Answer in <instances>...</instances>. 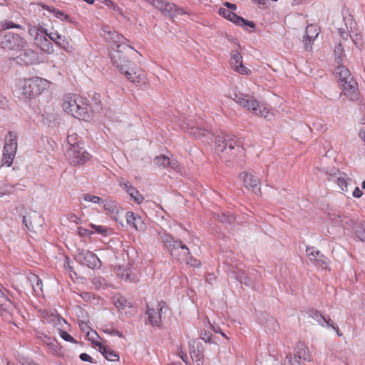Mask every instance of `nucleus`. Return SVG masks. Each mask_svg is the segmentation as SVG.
<instances>
[{
	"mask_svg": "<svg viewBox=\"0 0 365 365\" xmlns=\"http://www.w3.org/2000/svg\"><path fill=\"white\" fill-rule=\"evenodd\" d=\"M296 358L302 359L304 361H312V358L309 353L308 346L302 342H299L295 347V354L294 361L292 359V363L295 362V360L299 362Z\"/></svg>",
	"mask_w": 365,
	"mask_h": 365,
	"instance_id": "nucleus-21",
	"label": "nucleus"
},
{
	"mask_svg": "<svg viewBox=\"0 0 365 365\" xmlns=\"http://www.w3.org/2000/svg\"><path fill=\"white\" fill-rule=\"evenodd\" d=\"M28 280L30 282L33 290L36 294L42 292V282L36 274H30L28 277Z\"/></svg>",
	"mask_w": 365,
	"mask_h": 365,
	"instance_id": "nucleus-27",
	"label": "nucleus"
},
{
	"mask_svg": "<svg viewBox=\"0 0 365 365\" xmlns=\"http://www.w3.org/2000/svg\"><path fill=\"white\" fill-rule=\"evenodd\" d=\"M241 178L246 188L252 190L256 195L260 193V188L258 186L259 180L257 178L247 172L242 173Z\"/></svg>",
	"mask_w": 365,
	"mask_h": 365,
	"instance_id": "nucleus-19",
	"label": "nucleus"
},
{
	"mask_svg": "<svg viewBox=\"0 0 365 365\" xmlns=\"http://www.w3.org/2000/svg\"><path fill=\"white\" fill-rule=\"evenodd\" d=\"M160 238L170 253V255L179 261H184L189 255V249L180 240L174 238L166 232H159Z\"/></svg>",
	"mask_w": 365,
	"mask_h": 365,
	"instance_id": "nucleus-5",
	"label": "nucleus"
},
{
	"mask_svg": "<svg viewBox=\"0 0 365 365\" xmlns=\"http://www.w3.org/2000/svg\"><path fill=\"white\" fill-rule=\"evenodd\" d=\"M102 3L108 8H110L118 12L120 15H123V9L120 8L117 4H115L111 0H102Z\"/></svg>",
	"mask_w": 365,
	"mask_h": 365,
	"instance_id": "nucleus-40",
	"label": "nucleus"
},
{
	"mask_svg": "<svg viewBox=\"0 0 365 365\" xmlns=\"http://www.w3.org/2000/svg\"><path fill=\"white\" fill-rule=\"evenodd\" d=\"M92 284L96 289L103 288L106 284L105 280L101 277H94Z\"/></svg>",
	"mask_w": 365,
	"mask_h": 365,
	"instance_id": "nucleus-48",
	"label": "nucleus"
},
{
	"mask_svg": "<svg viewBox=\"0 0 365 365\" xmlns=\"http://www.w3.org/2000/svg\"><path fill=\"white\" fill-rule=\"evenodd\" d=\"M123 74L126 78L136 86L145 87L148 80L145 71L140 68H131L130 66L124 71Z\"/></svg>",
	"mask_w": 365,
	"mask_h": 365,
	"instance_id": "nucleus-11",
	"label": "nucleus"
},
{
	"mask_svg": "<svg viewBox=\"0 0 365 365\" xmlns=\"http://www.w3.org/2000/svg\"><path fill=\"white\" fill-rule=\"evenodd\" d=\"M59 335L63 339H64L66 341L73 344L77 343L76 340L72 336H71L68 333L63 330H59Z\"/></svg>",
	"mask_w": 365,
	"mask_h": 365,
	"instance_id": "nucleus-44",
	"label": "nucleus"
},
{
	"mask_svg": "<svg viewBox=\"0 0 365 365\" xmlns=\"http://www.w3.org/2000/svg\"><path fill=\"white\" fill-rule=\"evenodd\" d=\"M216 151L222 153L221 158L225 155H235L242 148L238 138L233 135L226 134L218 135L215 138Z\"/></svg>",
	"mask_w": 365,
	"mask_h": 365,
	"instance_id": "nucleus-6",
	"label": "nucleus"
},
{
	"mask_svg": "<svg viewBox=\"0 0 365 365\" xmlns=\"http://www.w3.org/2000/svg\"><path fill=\"white\" fill-rule=\"evenodd\" d=\"M5 38L8 41V43H9V45H6V46H8L11 49L14 48V46L11 44V40L14 41H17L21 40L19 35L15 34H12V33H8L5 36Z\"/></svg>",
	"mask_w": 365,
	"mask_h": 365,
	"instance_id": "nucleus-43",
	"label": "nucleus"
},
{
	"mask_svg": "<svg viewBox=\"0 0 365 365\" xmlns=\"http://www.w3.org/2000/svg\"><path fill=\"white\" fill-rule=\"evenodd\" d=\"M359 135H360L361 138L363 139L365 142V124L360 129Z\"/></svg>",
	"mask_w": 365,
	"mask_h": 365,
	"instance_id": "nucleus-63",
	"label": "nucleus"
},
{
	"mask_svg": "<svg viewBox=\"0 0 365 365\" xmlns=\"http://www.w3.org/2000/svg\"><path fill=\"white\" fill-rule=\"evenodd\" d=\"M76 259L81 264L91 269L98 268L101 266V261L96 255L88 250L79 252L76 256Z\"/></svg>",
	"mask_w": 365,
	"mask_h": 365,
	"instance_id": "nucleus-14",
	"label": "nucleus"
},
{
	"mask_svg": "<svg viewBox=\"0 0 365 365\" xmlns=\"http://www.w3.org/2000/svg\"><path fill=\"white\" fill-rule=\"evenodd\" d=\"M190 356L192 359H195L196 361H200L201 360V357L199 354L196 353V351H193L190 352Z\"/></svg>",
	"mask_w": 365,
	"mask_h": 365,
	"instance_id": "nucleus-62",
	"label": "nucleus"
},
{
	"mask_svg": "<svg viewBox=\"0 0 365 365\" xmlns=\"http://www.w3.org/2000/svg\"><path fill=\"white\" fill-rule=\"evenodd\" d=\"M106 39L112 43L113 52L111 54L113 63L115 65L121 73L125 71L130 66L128 58L123 54L124 52L130 51L128 47L123 42V36L119 35L115 31H111L108 27L103 29Z\"/></svg>",
	"mask_w": 365,
	"mask_h": 365,
	"instance_id": "nucleus-1",
	"label": "nucleus"
},
{
	"mask_svg": "<svg viewBox=\"0 0 365 365\" xmlns=\"http://www.w3.org/2000/svg\"><path fill=\"white\" fill-rule=\"evenodd\" d=\"M117 275L125 282H136L139 279L138 272L131 267H118L116 272Z\"/></svg>",
	"mask_w": 365,
	"mask_h": 365,
	"instance_id": "nucleus-18",
	"label": "nucleus"
},
{
	"mask_svg": "<svg viewBox=\"0 0 365 365\" xmlns=\"http://www.w3.org/2000/svg\"><path fill=\"white\" fill-rule=\"evenodd\" d=\"M87 334L89 338V340H91V342L93 344H95V346L98 347L99 351L107 360L110 361H115L118 360L119 356L115 352L114 350H113L110 347L103 344L101 342H100L94 339V336L96 337L98 336L96 331H91V332L88 331Z\"/></svg>",
	"mask_w": 365,
	"mask_h": 365,
	"instance_id": "nucleus-13",
	"label": "nucleus"
},
{
	"mask_svg": "<svg viewBox=\"0 0 365 365\" xmlns=\"http://www.w3.org/2000/svg\"><path fill=\"white\" fill-rule=\"evenodd\" d=\"M2 29L4 30L9 29H24L23 26L20 24H14L11 21H5L2 24Z\"/></svg>",
	"mask_w": 365,
	"mask_h": 365,
	"instance_id": "nucleus-47",
	"label": "nucleus"
},
{
	"mask_svg": "<svg viewBox=\"0 0 365 365\" xmlns=\"http://www.w3.org/2000/svg\"><path fill=\"white\" fill-rule=\"evenodd\" d=\"M64 112L79 120H87L89 118L88 105L86 98L73 94L64 96L62 102Z\"/></svg>",
	"mask_w": 365,
	"mask_h": 365,
	"instance_id": "nucleus-2",
	"label": "nucleus"
},
{
	"mask_svg": "<svg viewBox=\"0 0 365 365\" xmlns=\"http://www.w3.org/2000/svg\"><path fill=\"white\" fill-rule=\"evenodd\" d=\"M219 220L223 223H231L235 220L234 215L229 212H223L221 215H219Z\"/></svg>",
	"mask_w": 365,
	"mask_h": 365,
	"instance_id": "nucleus-42",
	"label": "nucleus"
},
{
	"mask_svg": "<svg viewBox=\"0 0 365 365\" xmlns=\"http://www.w3.org/2000/svg\"><path fill=\"white\" fill-rule=\"evenodd\" d=\"M164 309H166V305L163 302H158L155 305L147 306L146 313L148 319L152 326H160L162 322V314Z\"/></svg>",
	"mask_w": 365,
	"mask_h": 365,
	"instance_id": "nucleus-12",
	"label": "nucleus"
},
{
	"mask_svg": "<svg viewBox=\"0 0 365 365\" xmlns=\"http://www.w3.org/2000/svg\"><path fill=\"white\" fill-rule=\"evenodd\" d=\"M154 162L158 166H161L163 168H167L171 163V160L165 155H160V156L156 157L154 159Z\"/></svg>",
	"mask_w": 365,
	"mask_h": 365,
	"instance_id": "nucleus-34",
	"label": "nucleus"
},
{
	"mask_svg": "<svg viewBox=\"0 0 365 365\" xmlns=\"http://www.w3.org/2000/svg\"><path fill=\"white\" fill-rule=\"evenodd\" d=\"M14 185H6L4 187H2L3 191H4L5 195H10L14 193Z\"/></svg>",
	"mask_w": 365,
	"mask_h": 365,
	"instance_id": "nucleus-54",
	"label": "nucleus"
},
{
	"mask_svg": "<svg viewBox=\"0 0 365 365\" xmlns=\"http://www.w3.org/2000/svg\"><path fill=\"white\" fill-rule=\"evenodd\" d=\"M36 338L41 341L45 345H46L52 339L51 337L47 336L46 334L42 332H37Z\"/></svg>",
	"mask_w": 365,
	"mask_h": 365,
	"instance_id": "nucleus-50",
	"label": "nucleus"
},
{
	"mask_svg": "<svg viewBox=\"0 0 365 365\" xmlns=\"http://www.w3.org/2000/svg\"><path fill=\"white\" fill-rule=\"evenodd\" d=\"M6 98L0 93V108H4L6 106Z\"/></svg>",
	"mask_w": 365,
	"mask_h": 365,
	"instance_id": "nucleus-59",
	"label": "nucleus"
},
{
	"mask_svg": "<svg viewBox=\"0 0 365 365\" xmlns=\"http://www.w3.org/2000/svg\"><path fill=\"white\" fill-rule=\"evenodd\" d=\"M103 207L110 216L115 217L120 210V206L114 200L110 199H103Z\"/></svg>",
	"mask_w": 365,
	"mask_h": 365,
	"instance_id": "nucleus-23",
	"label": "nucleus"
},
{
	"mask_svg": "<svg viewBox=\"0 0 365 365\" xmlns=\"http://www.w3.org/2000/svg\"><path fill=\"white\" fill-rule=\"evenodd\" d=\"M147 2L152 4L156 9L160 10L163 14L168 15L171 17H175L177 15L186 14L187 12L184 11L182 9L177 8L173 4L166 2L164 0H145Z\"/></svg>",
	"mask_w": 365,
	"mask_h": 365,
	"instance_id": "nucleus-9",
	"label": "nucleus"
},
{
	"mask_svg": "<svg viewBox=\"0 0 365 365\" xmlns=\"http://www.w3.org/2000/svg\"><path fill=\"white\" fill-rule=\"evenodd\" d=\"M182 129L187 131L189 133L193 135L197 138H210L211 133L208 130H200L198 127H193L190 128V130H189V128L187 126H184L182 125Z\"/></svg>",
	"mask_w": 365,
	"mask_h": 365,
	"instance_id": "nucleus-26",
	"label": "nucleus"
},
{
	"mask_svg": "<svg viewBox=\"0 0 365 365\" xmlns=\"http://www.w3.org/2000/svg\"><path fill=\"white\" fill-rule=\"evenodd\" d=\"M232 98L240 106L256 115L262 116L269 120L272 118V113H270L262 103H259L257 100L247 95L234 93Z\"/></svg>",
	"mask_w": 365,
	"mask_h": 365,
	"instance_id": "nucleus-4",
	"label": "nucleus"
},
{
	"mask_svg": "<svg viewBox=\"0 0 365 365\" xmlns=\"http://www.w3.org/2000/svg\"><path fill=\"white\" fill-rule=\"evenodd\" d=\"M91 227L95 230V231L98 233H100L103 235H107V230L106 227H104L103 226H101V225H93V224H91Z\"/></svg>",
	"mask_w": 365,
	"mask_h": 365,
	"instance_id": "nucleus-51",
	"label": "nucleus"
},
{
	"mask_svg": "<svg viewBox=\"0 0 365 365\" xmlns=\"http://www.w3.org/2000/svg\"><path fill=\"white\" fill-rule=\"evenodd\" d=\"M225 6L227 7V9H229L232 11H234L237 9V6L235 4L230 3V2H226L225 4Z\"/></svg>",
	"mask_w": 365,
	"mask_h": 365,
	"instance_id": "nucleus-61",
	"label": "nucleus"
},
{
	"mask_svg": "<svg viewBox=\"0 0 365 365\" xmlns=\"http://www.w3.org/2000/svg\"><path fill=\"white\" fill-rule=\"evenodd\" d=\"M82 198L86 202H91L95 204L101 205L103 203V199L101 197L89 193L83 194Z\"/></svg>",
	"mask_w": 365,
	"mask_h": 365,
	"instance_id": "nucleus-35",
	"label": "nucleus"
},
{
	"mask_svg": "<svg viewBox=\"0 0 365 365\" xmlns=\"http://www.w3.org/2000/svg\"><path fill=\"white\" fill-rule=\"evenodd\" d=\"M337 184L340 187L342 191L346 192L347 189V180L345 177H339L337 180Z\"/></svg>",
	"mask_w": 365,
	"mask_h": 365,
	"instance_id": "nucleus-49",
	"label": "nucleus"
},
{
	"mask_svg": "<svg viewBox=\"0 0 365 365\" xmlns=\"http://www.w3.org/2000/svg\"><path fill=\"white\" fill-rule=\"evenodd\" d=\"M36 40L37 41L38 46L43 52L48 54H51L53 52V44L50 42L49 40H48L43 34H41V32L39 31V29H37L36 34Z\"/></svg>",
	"mask_w": 365,
	"mask_h": 365,
	"instance_id": "nucleus-22",
	"label": "nucleus"
},
{
	"mask_svg": "<svg viewBox=\"0 0 365 365\" xmlns=\"http://www.w3.org/2000/svg\"><path fill=\"white\" fill-rule=\"evenodd\" d=\"M38 29L41 34H45L51 39V41H53L55 44L56 43V38L58 34V33L56 31L48 32V31L43 28L40 27Z\"/></svg>",
	"mask_w": 365,
	"mask_h": 365,
	"instance_id": "nucleus-41",
	"label": "nucleus"
},
{
	"mask_svg": "<svg viewBox=\"0 0 365 365\" xmlns=\"http://www.w3.org/2000/svg\"><path fill=\"white\" fill-rule=\"evenodd\" d=\"M68 220L76 224H78L81 222V219L77 217L75 214H70L68 215Z\"/></svg>",
	"mask_w": 365,
	"mask_h": 365,
	"instance_id": "nucleus-58",
	"label": "nucleus"
},
{
	"mask_svg": "<svg viewBox=\"0 0 365 365\" xmlns=\"http://www.w3.org/2000/svg\"><path fill=\"white\" fill-rule=\"evenodd\" d=\"M235 278L241 284H244L248 287L252 286V279L244 272H239L238 274H236Z\"/></svg>",
	"mask_w": 365,
	"mask_h": 365,
	"instance_id": "nucleus-33",
	"label": "nucleus"
},
{
	"mask_svg": "<svg viewBox=\"0 0 365 365\" xmlns=\"http://www.w3.org/2000/svg\"><path fill=\"white\" fill-rule=\"evenodd\" d=\"M319 34V29L317 26L309 24L307 26L302 41L306 50H310L312 46Z\"/></svg>",
	"mask_w": 365,
	"mask_h": 365,
	"instance_id": "nucleus-17",
	"label": "nucleus"
},
{
	"mask_svg": "<svg viewBox=\"0 0 365 365\" xmlns=\"http://www.w3.org/2000/svg\"><path fill=\"white\" fill-rule=\"evenodd\" d=\"M0 307L4 309H9L12 307V302L4 294L0 289Z\"/></svg>",
	"mask_w": 365,
	"mask_h": 365,
	"instance_id": "nucleus-37",
	"label": "nucleus"
},
{
	"mask_svg": "<svg viewBox=\"0 0 365 365\" xmlns=\"http://www.w3.org/2000/svg\"><path fill=\"white\" fill-rule=\"evenodd\" d=\"M183 262H186L187 264L195 267H197L200 265V262L195 259H192L190 257V260H188V255L187 256V259H185Z\"/></svg>",
	"mask_w": 365,
	"mask_h": 365,
	"instance_id": "nucleus-55",
	"label": "nucleus"
},
{
	"mask_svg": "<svg viewBox=\"0 0 365 365\" xmlns=\"http://www.w3.org/2000/svg\"><path fill=\"white\" fill-rule=\"evenodd\" d=\"M46 10H48V11H50L51 13H53V15L59 19H61V20H68L69 19V16L66 14H65L63 11H61L58 9H56L54 8H51L50 6H46V7H44Z\"/></svg>",
	"mask_w": 365,
	"mask_h": 365,
	"instance_id": "nucleus-36",
	"label": "nucleus"
},
{
	"mask_svg": "<svg viewBox=\"0 0 365 365\" xmlns=\"http://www.w3.org/2000/svg\"><path fill=\"white\" fill-rule=\"evenodd\" d=\"M46 346L48 348V349L53 354H58L60 346L58 342L54 339H51V340L49 341V342Z\"/></svg>",
	"mask_w": 365,
	"mask_h": 365,
	"instance_id": "nucleus-38",
	"label": "nucleus"
},
{
	"mask_svg": "<svg viewBox=\"0 0 365 365\" xmlns=\"http://www.w3.org/2000/svg\"><path fill=\"white\" fill-rule=\"evenodd\" d=\"M51 83L45 78L33 77L27 79H20L17 86L21 95L27 99L34 98L44 90L49 88Z\"/></svg>",
	"mask_w": 365,
	"mask_h": 365,
	"instance_id": "nucleus-3",
	"label": "nucleus"
},
{
	"mask_svg": "<svg viewBox=\"0 0 365 365\" xmlns=\"http://www.w3.org/2000/svg\"><path fill=\"white\" fill-rule=\"evenodd\" d=\"M103 331L106 334H108L111 336L116 335L119 337H123V334L120 331H118L115 329H111V328L106 327V328L103 329Z\"/></svg>",
	"mask_w": 365,
	"mask_h": 365,
	"instance_id": "nucleus-52",
	"label": "nucleus"
},
{
	"mask_svg": "<svg viewBox=\"0 0 365 365\" xmlns=\"http://www.w3.org/2000/svg\"><path fill=\"white\" fill-rule=\"evenodd\" d=\"M68 143L70 145V147H73L78 144H82L79 140H77V135L75 133L68 134L67 137Z\"/></svg>",
	"mask_w": 365,
	"mask_h": 365,
	"instance_id": "nucleus-46",
	"label": "nucleus"
},
{
	"mask_svg": "<svg viewBox=\"0 0 365 365\" xmlns=\"http://www.w3.org/2000/svg\"><path fill=\"white\" fill-rule=\"evenodd\" d=\"M287 359L288 360V363L289 364V365H300L299 362H297L296 360L294 363H292L291 356H287Z\"/></svg>",
	"mask_w": 365,
	"mask_h": 365,
	"instance_id": "nucleus-64",
	"label": "nucleus"
},
{
	"mask_svg": "<svg viewBox=\"0 0 365 365\" xmlns=\"http://www.w3.org/2000/svg\"><path fill=\"white\" fill-rule=\"evenodd\" d=\"M354 225V222L351 217L347 214L342 213L339 226L343 228H352Z\"/></svg>",
	"mask_w": 365,
	"mask_h": 365,
	"instance_id": "nucleus-29",
	"label": "nucleus"
},
{
	"mask_svg": "<svg viewBox=\"0 0 365 365\" xmlns=\"http://www.w3.org/2000/svg\"><path fill=\"white\" fill-rule=\"evenodd\" d=\"M341 214L339 212H331L329 213V219L334 225H339Z\"/></svg>",
	"mask_w": 365,
	"mask_h": 365,
	"instance_id": "nucleus-39",
	"label": "nucleus"
},
{
	"mask_svg": "<svg viewBox=\"0 0 365 365\" xmlns=\"http://www.w3.org/2000/svg\"><path fill=\"white\" fill-rule=\"evenodd\" d=\"M82 145H74V146L68 149L66 156L71 164H83L89 159V154L85 150Z\"/></svg>",
	"mask_w": 365,
	"mask_h": 365,
	"instance_id": "nucleus-10",
	"label": "nucleus"
},
{
	"mask_svg": "<svg viewBox=\"0 0 365 365\" xmlns=\"http://www.w3.org/2000/svg\"><path fill=\"white\" fill-rule=\"evenodd\" d=\"M17 147V135L13 131H9L5 136L1 159L2 165L10 167L12 165L16 154Z\"/></svg>",
	"mask_w": 365,
	"mask_h": 365,
	"instance_id": "nucleus-8",
	"label": "nucleus"
},
{
	"mask_svg": "<svg viewBox=\"0 0 365 365\" xmlns=\"http://www.w3.org/2000/svg\"><path fill=\"white\" fill-rule=\"evenodd\" d=\"M362 191L358 187H355L352 195L354 197L359 198L362 195Z\"/></svg>",
	"mask_w": 365,
	"mask_h": 365,
	"instance_id": "nucleus-60",
	"label": "nucleus"
},
{
	"mask_svg": "<svg viewBox=\"0 0 365 365\" xmlns=\"http://www.w3.org/2000/svg\"><path fill=\"white\" fill-rule=\"evenodd\" d=\"M230 63L235 71L242 75H249L251 73V71L243 65L242 56L238 49L231 51Z\"/></svg>",
	"mask_w": 365,
	"mask_h": 365,
	"instance_id": "nucleus-15",
	"label": "nucleus"
},
{
	"mask_svg": "<svg viewBox=\"0 0 365 365\" xmlns=\"http://www.w3.org/2000/svg\"><path fill=\"white\" fill-rule=\"evenodd\" d=\"M130 197L138 204H140L144 200L143 196L137 190L132 192Z\"/></svg>",
	"mask_w": 365,
	"mask_h": 365,
	"instance_id": "nucleus-45",
	"label": "nucleus"
},
{
	"mask_svg": "<svg viewBox=\"0 0 365 365\" xmlns=\"http://www.w3.org/2000/svg\"><path fill=\"white\" fill-rule=\"evenodd\" d=\"M126 221L130 227L137 231H144L145 230V224L141 217L133 212L126 213Z\"/></svg>",
	"mask_w": 365,
	"mask_h": 365,
	"instance_id": "nucleus-20",
	"label": "nucleus"
},
{
	"mask_svg": "<svg viewBox=\"0 0 365 365\" xmlns=\"http://www.w3.org/2000/svg\"><path fill=\"white\" fill-rule=\"evenodd\" d=\"M306 252L309 259L312 261H321L320 257H324L320 251L314 247H308L306 250Z\"/></svg>",
	"mask_w": 365,
	"mask_h": 365,
	"instance_id": "nucleus-28",
	"label": "nucleus"
},
{
	"mask_svg": "<svg viewBox=\"0 0 365 365\" xmlns=\"http://www.w3.org/2000/svg\"><path fill=\"white\" fill-rule=\"evenodd\" d=\"M35 217L38 218V222H29L27 217L26 216L23 217V222L25 224V226L26 228L30 231H34L36 232L39 228L41 227L43 224V220L41 219V217L35 212Z\"/></svg>",
	"mask_w": 365,
	"mask_h": 365,
	"instance_id": "nucleus-25",
	"label": "nucleus"
},
{
	"mask_svg": "<svg viewBox=\"0 0 365 365\" xmlns=\"http://www.w3.org/2000/svg\"><path fill=\"white\" fill-rule=\"evenodd\" d=\"M56 45H57L61 48L63 49L68 53H73L74 50L73 46L69 43L68 39L65 37L62 38V41L56 42Z\"/></svg>",
	"mask_w": 365,
	"mask_h": 365,
	"instance_id": "nucleus-32",
	"label": "nucleus"
},
{
	"mask_svg": "<svg viewBox=\"0 0 365 365\" xmlns=\"http://www.w3.org/2000/svg\"><path fill=\"white\" fill-rule=\"evenodd\" d=\"M334 73L343 86L344 95L351 98L356 97L357 83L352 78L349 69L344 66H339L335 69Z\"/></svg>",
	"mask_w": 365,
	"mask_h": 365,
	"instance_id": "nucleus-7",
	"label": "nucleus"
},
{
	"mask_svg": "<svg viewBox=\"0 0 365 365\" xmlns=\"http://www.w3.org/2000/svg\"><path fill=\"white\" fill-rule=\"evenodd\" d=\"M119 185L125 190H128L130 187L132 186L131 183L128 180H126L123 178H121L119 180Z\"/></svg>",
	"mask_w": 365,
	"mask_h": 365,
	"instance_id": "nucleus-53",
	"label": "nucleus"
},
{
	"mask_svg": "<svg viewBox=\"0 0 365 365\" xmlns=\"http://www.w3.org/2000/svg\"><path fill=\"white\" fill-rule=\"evenodd\" d=\"M314 320H315L320 326L329 328L332 327V320L329 318L326 319L319 311L312 310L309 314Z\"/></svg>",
	"mask_w": 365,
	"mask_h": 365,
	"instance_id": "nucleus-24",
	"label": "nucleus"
},
{
	"mask_svg": "<svg viewBox=\"0 0 365 365\" xmlns=\"http://www.w3.org/2000/svg\"><path fill=\"white\" fill-rule=\"evenodd\" d=\"M114 304L119 310H123L126 307H130L131 304L124 297H118L114 300Z\"/></svg>",
	"mask_w": 365,
	"mask_h": 365,
	"instance_id": "nucleus-31",
	"label": "nucleus"
},
{
	"mask_svg": "<svg viewBox=\"0 0 365 365\" xmlns=\"http://www.w3.org/2000/svg\"><path fill=\"white\" fill-rule=\"evenodd\" d=\"M21 60L26 64H32L36 60V54L33 51H26L21 54Z\"/></svg>",
	"mask_w": 365,
	"mask_h": 365,
	"instance_id": "nucleus-30",
	"label": "nucleus"
},
{
	"mask_svg": "<svg viewBox=\"0 0 365 365\" xmlns=\"http://www.w3.org/2000/svg\"><path fill=\"white\" fill-rule=\"evenodd\" d=\"M78 234L81 236H88L92 235L93 232L87 229L78 227Z\"/></svg>",
	"mask_w": 365,
	"mask_h": 365,
	"instance_id": "nucleus-57",
	"label": "nucleus"
},
{
	"mask_svg": "<svg viewBox=\"0 0 365 365\" xmlns=\"http://www.w3.org/2000/svg\"><path fill=\"white\" fill-rule=\"evenodd\" d=\"M219 14L237 26H248L251 28H255V26L254 22L249 21L242 17L237 16L233 11L226 8H220L219 9Z\"/></svg>",
	"mask_w": 365,
	"mask_h": 365,
	"instance_id": "nucleus-16",
	"label": "nucleus"
},
{
	"mask_svg": "<svg viewBox=\"0 0 365 365\" xmlns=\"http://www.w3.org/2000/svg\"><path fill=\"white\" fill-rule=\"evenodd\" d=\"M79 358L83 361H88L90 363H93L92 357L86 353L81 354Z\"/></svg>",
	"mask_w": 365,
	"mask_h": 365,
	"instance_id": "nucleus-56",
	"label": "nucleus"
}]
</instances>
